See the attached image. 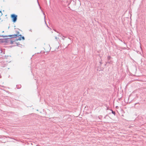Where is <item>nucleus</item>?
Returning <instances> with one entry per match:
<instances>
[{"mask_svg":"<svg viewBox=\"0 0 146 146\" xmlns=\"http://www.w3.org/2000/svg\"><path fill=\"white\" fill-rule=\"evenodd\" d=\"M17 16L16 15H15L14 14L12 15H11V17L12 19L13 22H15L17 19Z\"/></svg>","mask_w":146,"mask_h":146,"instance_id":"nucleus-1","label":"nucleus"},{"mask_svg":"<svg viewBox=\"0 0 146 146\" xmlns=\"http://www.w3.org/2000/svg\"><path fill=\"white\" fill-rule=\"evenodd\" d=\"M0 12L1 13V11H0Z\"/></svg>","mask_w":146,"mask_h":146,"instance_id":"nucleus-7","label":"nucleus"},{"mask_svg":"<svg viewBox=\"0 0 146 146\" xmlns=\"http://www.w3.org/2000/svg\"><path fill=\"white\" fill-rule=\"evenodd\" d=\"M50 49V47L49 45H48L47 47H45L44 48V49L47 51H49Z\"/></svg>","mask_w":146,"mask_h":146,"instance_id":"nucleus-2","label":"nucleus"},{"mask_svg":"<svg viewBox=\"0 0 146 146\" xmlns=\"http://www.w3.org/2000/svg\"><path fill=\"white\" fill-rule=\"evenodd\" d=\"M19 37L18 38H17V40H21V35H19Z\"/></svg>","mask_w":146,"mask_h":146,"instance_id":"nucleus-3","label":"nucleus"},{"mask_svg":"<svg viewBox=\"0 0 146 146\" xmlns=\"http://www.w3.org/2000/svg\"><path fill=\"white\" fill-rule=\"evenodd\" d=\"M112 113H113V114H114V112H113V111H112Z\"/></svg>","mask_w":146,"mask_h":146,"instance_id":"nucleus-5","label":"nucleus"},{"mask_svg":"<svg viewBox=\"0 0 146 146\" xmlns=\"http://www.w3.org/2000/svg\"><path fill=\"white\" fill-rule=\"evenodd\" d=\"M15 36H17V35H15Z\"/></svg>","mask_w":146,"mask_h":146,"instance_id":"nucleus-6","label":"nucleus"},{"mask_svg":"<svg viewBox=\"0 0 146 146\" xmlns=\"http://www.w3.org/2000/svg\"><path fill=\"white\" fill-rule=\"evenodd\" d=\"M22 38V39L23 40H24L25 38H24V36H23V37H22L21 36V39Z\"/></svg>","mask_w":146,"mask_h":146,"instance_id":"nucleus-4","label":"nucleus"}]
</instances>
